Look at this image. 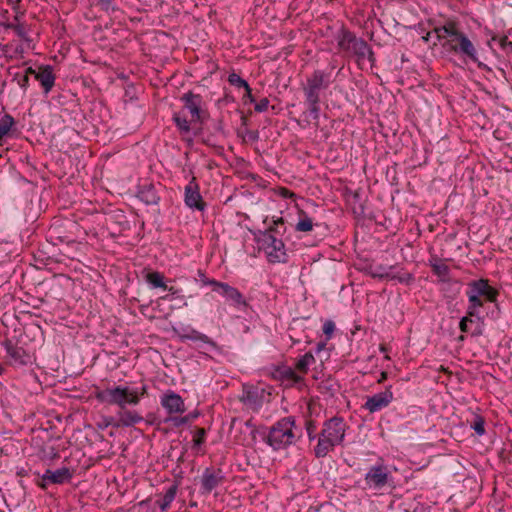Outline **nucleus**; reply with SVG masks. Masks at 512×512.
I'll list each match as a JSON object with an SVG mask.
<instances>
[{
    "label": "nucleus",
    "mask_w": 512,
    "mask_h": 512,
    "mask_svg": "<svg viewBox=\"0 0 512 512\" xmlns=\"http://www.w3.org/2000/svg\"><path fill=\"white\" fill-rule=\"evenodd\" d=\"M147 395L148 386L143 382L136 387L118 385L95 392V398L99 402L119 407L116 414L115 428L132 427L144 420L140 413L136 410L127 409V407L137 406L141 399Z\"/></svg>",
    "instance_id": "1"
},
{
    "label": "nucleus",
    "mask_w": 512,
    "mask_h": 512,
    "mask_svg": "<svg viewBox=\"0 0 512 512\" xmlns=\"http://www.w3.org/2000/svg\"><path fill=\"white\" fill-rule=\"evenodd\" d=\"M347 425L342 417L334 416L323 423L318 435L317 445L314 447L316 458L326 457L334 448L341 445L345 439Z\"/></svg>",
    "instance_id": "2"
},
{
    "label": "nucleus",
    "mask_w": 512,
    "mask_h": 512,
    "mask_svg": "<svg viewBox=\"0 0 512 512\" xmlns=\"http://www.w3.org/2000/svg\"><path fill=\"white\" fill-rule=\"evenodd\" d=\"M499 294V290L491 286L490 281L486 278L468 282L466 290L468 314L470 316H476L477 320H481L479 309L482 308L486 302L496 303Z\"/></svg>",
    "instance_id": "3"
},
{
    "label": "nucleus",
    "mask_w": 512,
    "mask_h": 512,
    "mask_svg": "<svg viewBox=\"0 0 512 512\" xmlns=\"http://www.w3.org/2000/svg\"><path fill=\"white\" fill-rule=\"evenodd\" d=\"M294 416H286L275 422L270 428L264 441L274 451H279L295 444L301 435L294 431L296 428Z\"/></svg>",
    "instance_id": "4"
},
{
    "label": "nucleus",
    "mask_w": 512,
    "mask_h": 512,
    "mask_svg": "<svg viewBox=\"0 0 512 512\" xmlns=\"http://www.w3.org/2000/svg\"><path fill=\"white\" fill-rule=\"evenodd\" d=\"M255 239L260 248L265 251L270 263H286L288 261L285 245L281 239L269 232H259Z\"/></svg>",
    "instance_id": "5"
},
{
    "label": "nucleus",
    "mask_w": 512,
    "mask_h": 512,
    "mask_svg": "<svg viewBox=\"0 0 512 512\" xmlns=\"http://www.w3.org/2000/svg\"><path fill=\"white\" fill-rule=\"evenodd\" d=\"M364 481L366 486L373 490H383L385 488L393 490L396 488L394 477L389 467L383 462L371 466L364 476Z\"/></svg>",
    "instance_id": "6"
},
{
    "label": "nucleus",
    "mask_w": 512,
    "mask_h": 512,
    "mask_svg": "<svg viewBox=\"0 0 512 512\" xmlns=\"http://www.w3.org/2000/svg\"><path fill=\"white\" fill-rule=\"evenodd\" d=\"M331 83L330 72L321 69L314 70L303 84L305 100H321V93L327 90Z\"/></svg>",
    "instance_id": "7"
},
{
    "label": "nucleus",
    "mask_w": 512,
    "mask_h": 512,
    "mask_svg": "<svg viewBox=\"0 0 512 512\" xmlns=\"http://www.w3.org/2000/svg\"><path fill=\"white\" fill-rule=\"evenodd\" d=\"M442 46L448 51L469 58L472 62L477 63L480 69L490 70L487 65L479 61L476 47L463 32L455 39L444 41Z\"/></svg>",
    "instance_id": "8"
},
{
    "label": "nucleus",
    "mask_w": 512,
    "mask_h": 512,
    "mask_svg": "<svg viewBox=\"0 0 512 512\" xmlns=\"http://www.w3.org/2000/svg\"><path fill=\"white\" fill-rule=\"evenodd\" d=\"M337 44L341 51L357 56L359 61L363 60V53L368 51V43L364 39L357 38L353 32L344 28L337 36Z\"/></svg>",
    "instance_id": "9"
},
{
    "label": "nucleus",
    "mask_w": 512,
    "mask_h": 512,
    "mask_svg": "<svg viewBox=\"0 0 512 512\" xmlns=\"http://www.w3.org/2000/svg\"><path fill=\"white\" fill-rule=\"evenodd\" d=\"M180 100L183 103V108L190 113L191 122H198L200 124L205 122L209 114L204 108L205 102L200 94H196L190 90L184 93Z\"/></svg>",
    "instance_id": "10"
},
{
    "label": "nucleus",
    "mask_w": 512,
    "mask_h": 512,
    "mask_svg": "<svg viewBox=\"0 0 512 512\" xmlns=\"http://www.w3.org/2000/svg\"><path fill=\"white\" fill-rule=\"evenodd\" d=\"M73 477V472L68 467H62L57 470L46 469L42 476L36 480L37 486L46 490L49 484L62 485L69 483Z\"/></svg>",
    "instance_id": "11"
},
{
    "label": "nucleus",
    "mask_w": 512,
    "mask_h": 512,
    "mask_svg": "<svg viewBox=\"0 0 512 512\" xmlns=\"http://www.w3.org/2000/svg\"><path fill=\"white\" fill-rule=\"evenodd\" d=\"M224 481L225 476L222 469L207 467L200 476V493L202 495H208Z\"/></svg>",
    "instance_id": "12"
},
{
    "label": "nucleus",
    "mask_w": 512,
    "mask_h": 512,
    "mask_svg": "<svg viewBox=\"0 0 512 512\" xmlns=\"http://www.w3.org/2000/svg\"><path fill=\"white\" fill-rule=\"evenodd\" d=\"M393 399L394 395L392 386L390 385L387 386L384 391L368 396L362 407L370 413H376L388 407Z\"/></svg>",
    "instance_id": "13"
},
{
    "label": "nucleus",
    "mask_w": 512,
    "mask_h": 512,
    "mask_svg": "<svg viewBox=\"0 0 512 512\" xmlns=\"http://www.w3.org/2000/svg\"><path fill=\"white\" fill-rule=\"evenodd\" d=\"M184 202L190 209L204 211L206 203L200 194L199 184L195 177H192L184 190Z\"/></svg>",
    "instance_id": "14"
},
{
    "label": "nucleus",
    "mask_w": 512,
    "mask_h": 512,
    "mask_svg": "<svg viewBox=\"0 0 512 512\" xmlns=\"http://www.w3.org/2000/svg\"><path fill=\"white\" fill-rule=\"evenodd\" d=\"M161 406L172 416L182 414L186 411L183 398L173 390H167L160 398Z\"/></svg>",
    "instance_id": "15"
},
{
    "label": "nucleus",
    "mask_w": 512,
    "mask_h": 512,
    "mask_svg": "<svg viewBox=\"0 0 512 512\" xmlns=\"http://www.w3.org/2000/svg\"><path fill=\"white\" fill-rule=\"evenodd\" d=\"M2 346L4 347L11 363L15 365H27L31 363L32 356L23 347L18 346L9 339H6L2 343Z\"/></svg>",
    "instance_id": "16"
},
{
    "label": "nucleus",
    "mask_w": 512,
    "mask_h": 512,
    "mask_svg": "<svg viewBox=\"0 0 512 512\" xmlns=\"http://www.w3.org/2000/svg\"><path fill=\"white\" fill-rule=\"evenodd\" d=\"M215 292L221 294L227 301L231 302L235 307L247 306V302L243 294L235 287L230 286L228 283L219 282Z\"/></svg>",
    "instance_id": "17"
},
{
    "label": "nucleus",
    "mask_w": 512,
    "mask_h": 512,
    "mask_svg": "<svg viewBox=\"0 0 512 512\" xmlns=\"http://www.w3.org/2000/svg\"><path fill=\"white\" fill-rule=\"evenodd\" d=\"M36 80L40 83L43 93L48 95L55 85L56 75L51 65H41L36 74Z\"/></svg>",
    "instance_id": "18"
},
{
    "label": "nucleus",
    "mask_w": 512,
    "mask_h": 512,
    "mask_svg": "<svg viewBox=\"0 0 512 512\" xmlns=\"http://www.w3.org/2000/svg\"><path fill=\"white\" fill-rule=\"evenodd\" d=\"M153 183H146L139 186L137 197L146 205H158L160 202L159 189Z\"/></svg>",
    "instance_id": "19"
},
{
    "label": "nucleus",
    "mask_w": 512,
    "mask_h": 512,
    "mask_svg": "<svg viewBox=\"0 0 512 512\" xmlns=\"http://www.w3.org/2000/svg\"><path fill=\"white\" fill-rule=\"evenodd\" d=\"M263 390H259L254 386H244L243 394L240 400L249 405L250 407L257 409L262 406L263 403Z\"/></svg>",
    "instance_id": "20"
},
{
    "label": "nucleus",
    "mask_w": 512,
    "mask_h": 512,
    "mask_svg": "<svg viewBox=\"0 0 512 512\" xmlns=\"http://www.w3.org/2000/svg\"><path fill=\"white\" fill-rule=\"evenodd\" d=\"M480 321L476 319V316H470L467 309L466 315L460 320L459 329L463 333L470 332L473 337L481 336L483 328Z\"/></svg>",
    "instance_id": "21"
},
{
    "label": "nucleus",
    "mask_w": 512,
    "mask_h": 512,
    "mask_svg": "<svg viewBox=\"0 0 512 512\" xmlns=\"http://www.w3.org/2000/svg\"><path fill=\"white\" fill-rule=\"evenodd\" d=\"M274 378L287 382V385L299 384L303 382V376L297 374L294 369L288 366H278L273 372Z\"/></svg>",
    "instance_id": "22"
},
{
    "label": "nucleus",
    "mask_w": 512,
    "mask_h": 512,
    "mask_svg": "<svg viewBox=\"0 0 512 512\" xmlns=\"http://www.w3.org/2000/svg\"><path fill=\"white\" fill-rule=\"evenodd\" d=\"M433 33L436 34L439 41L448 39H455L462 32L458 29V25L455 21L449 20L444 25L435 27Z\"/></svg>",
    "instance_id": "23"
},
{
    "label": "nucleus",
    "mask_w": 512,
    "mask_h": 512,
    "mask_svg": "<svg viewBox=\"0 0 512 512\" xmlns=\"http://www.w3.org/2000/svg\"><path fill=\"white\" fill-rule=\"evenodd\" d=\"M186 331H187V329H184L183 333H178L179 339L182 342H185L187 340L200 341V342L209 344L213 347L216 346L215 342L211 338H209L207 335L200 333L199 331H197L193 328H190L188 330V332H186Z\"/></svg>",
    "instance_id": "24"
},
{
    "label": "nucleus",
    "mask_w": 512,
    "mask_h": 512,
    "mask_svg": "<svg viewBox=\"0 0 512 512\" xmlns=\"http://www.w3.org/2000/svg\"><path fill=\"white\" fill-rule=\"evenodd\" d=\"M177 490L178 484L174 483L167 489L165 494L160 499L156 500L155 503L158 505L161 511L164 512L170 507L171 503L176 497Z\"/></svg>",
    "instance_id": "25"
},
{
    "label": "nucleus",
    "mask_w": 512,
    "mask_h": 512,
    "mask_svg": "<svg viewBox=\"0 0 512 512\" xmlns=\"http://www.w3.org/2000/svg\"><path fill=\"white\" fill-rule=\"evenodd\" d=\"M199 416L198 411H193L188 413L185 416L178 417V416H169L164 420V423H172L174 427H180L183 425H186L193 420H195Z\"/></svg>",
    "instance_id": "26"
},
{
    "label": "nucleus",
    "mask_w": 512,
    "mask_h": 512,
    "mask_svg": "<svg viewBox=\"0 0 512 512\" xmlns=\"http://www.w3.org/2000/svg\"><path fill=\"white\" fill-rule=\"evenodd\" d=\"M146 282L153 288L167 289V285L164 281V275L158 271H151L145 275Z\"/></svg>",
    "instance_id": "27"
},
{
    "label": "nucleus",
    "mask_w": 512,
    "mask_h": 512,
    "mask_svg": "<svg viewBox=\"0 0 512 512\" xmlns=\"http://www.w3.org/2000/svg\"><path fill=\"white\" fill-rule=\"evenodd\" d=\"M173 121L181 135H186L191 132V120L188 121L187 118L182 116L180 112L174 113Z\"/></svg>",
    "instance_id": "28"
},
{
    "label": "nucleus",
    "mask_w": 512,
    "mask_h": 512,
    "mask_svg": "<svg viewBox=\"0 0 512 512\" xmlns=\"http://www.w3.org/2000/svg\"><path fill=\"white\" fill-rule=\"evenodd\" d=\"M430 266L435 275H437L442 281H446L449 276L450 268L445 263L439 262L437 259L430 261Z\"/></svg>",
    "instance_id": "29"
},
{
    "label": "nucleus",
    "mask_w": 512,
    "mask_h": 512,
    "mask_svg": "<svg viewBox=\"0 0 512 512\" xmlns=\"http://www.w3.org/2000/svg\"><path fill=\"white\" fill-rule=\"evenodd\" d=\"M313 227H314V223H313L312 219L307 215L306 212L301 210L299 212V221L295 227L296 231L309 232L313 229Z\"/></svg>",
    "instance_id": "30"
},
{
    "label": "nucleus",
    "mask_w": 512,
    "mask_h": 512,
    "mask_svg": "<svg viewBox=\"0 0 512 512\" xmlns=\"http://www.w3.org/2000/svg\"><path fill=\"white\" fill-rule=\"evenodd\" d=\"M314 362L315 358L313 354L311 352H307L296 362L295 369L302 374H306L309 370V366Z\"/></svg>",
    "instance_id": "31"
},
{
    "label": "nucleus",
    "mask_w": 512,
    "mask_h": 512,
    "mask_svg": "<svg viewBox=\"0 0 512 512\" xmlns=\"http://www.w3.org/2000/svg\"><path fill=\"white\" fill-rule=\"evenodd\" d=\"M470 427L478 436H483L486 433L484 417L479 414H474L470 421Z\"/></svg>",
    "instance_id": "32"
},
{
    "label": "nucleus",
    "mask_w": 512,
    "mask_h": 512,
    "mask_svg": "<svg viewBox=\"0 0 512 512\" xmlns=\"http://www.w3.org/2000/svg\"><path fill=\"white\" fill-rule=\"evenodd\" d=\"M392 266H384V265H376L371 266L369 270V274L372 278L375 279H385L389 277L388 270L392 269Z\"/></svg>",
    "instance_id": "33"
},
{
    "label": "nucleus",
    "mask_w": 512,
    "mask_h": 512,
    "mask_svg": "<svg viewBox=\"0 0 512 512\" xmlns=\"http://www.w3.org/2000/svg\"><path fill=\"white\" fill-rule=\"evenodd\" d=\"M286 230L285 222L282 217L273 220L272 224L269 225L264 232H269L275 236L284 234Z\"/></svg>",
    "instance_id": "34"
},
{
    "label": "nucleus",
    "mask_w": 512,
    "mask_h": 512,
    "mask_svg": "<svg viewBox=\"0 0 512 512\" xmlns=\"http://www.w3.org/2000/svg\"><path fill=\"white\" fill-rule=\"evenodd\" d=\"M206 132H211L212 136H220L222 138L226 137V132L224 129V123L222 119L214 120L212 125L207 126Z\"/></svg>",
    "instance_id": "35"
},
{
    "label": "nucleus",
    "mask_w": 512,
    "mask_h": 512,
    "mask_svg": "<svg viewBox=\"0 0 512 512\" xmlns=\"http://www.w3.org/2000/svg\"><path fill=\"white\" fill-rule=\"evenodd\" d=\"M207 430L196 427L193 437V449L199 450L206 441Z\"/></svg>",
    "instance_id": "36"
},
{
    "label": "nucleus",
    "mask_w": 512,
    "mask_h": 512,
    "mask_svg": "<svg viewBox=\"0 0 512 512\" xmlns=\"http://www.w3.org/2000/svg\"><path fill=\"white\" fill-rule=\"evenodd\" d=\"M320 101L321 100H305L309 115L316 121H318L320 117Z\"/></svg>",
    "instance_id": "37"
},
{
    "label": "nucleus",
    "mask_w": 512,
    "mask_h": 512,
    "mask_svg": "<svg viewBox=\"0 0 512 512\" xmlns=\"http://www.w3.org/2000/svg\"><path fill=\"white\" fill-rule=\"evenodd\" d=\"M14 118L9 114H4L0 119V132L7 135L14 125Z\"/></svg>",
    "instance_id": "38"
},
{
    "label": "nucleus",
    "mask_w": 512,
    "mask_h": 512,
    "mask_svg": "<svg viewBox=\"0 0 512 512\" xmlns=\"http://www.w3.org/2000/svg\"><path fill=\"white\" fill-rule=\"evenodd\" d=\"M228 82L230 85L235 86L237 88L248 89L249 86L248 82L235 72L229 74Z\"/></svg>",
    "instance_id": "39"
},
{
    "label": "nucleus",
    "mask_w": 512,
    "mask_h": 512,
    "mask_svg": "<svg viewBox=\"0 0 512 512\" xmlns=\"http://www.w3.org/2000/svg\"><path fill=\"white\" fill-rule=\"evenodd\" d=\"M12 80L17 83V85L23 90L24 93L28 90L30 85V79L24 73H14Z\"/></svg>",
    "instance_id": "40"
},
{
    "label": "nucleus",
    "mask_w": 512,
    "mask_h": 512,
    "mask_svg": "<svg viewBox=\"0 0 512 512\" xmlns=\"http://www.w3.org/2000/svg\"><path fill=\"white\" fill-rule=\"evenodd\" d=\"M305 430H306L307 437L310 442L314 441L316 438L318 439L319 434L316 433V431H317L316 421H314L312 419H307L305 421Z\"/></svg>",
    "instance_id": "41"
},
{
    "label": "nucleus",
    "mask_w": 512,
    "mask_h": 512,
    "mask_svg": "<svg viewBox=\"0 0 512 512\" xmlns=\"http://www.w3.org/2000/svg\"><path fill=\"white\" fill-rule=\"evenodd\" d=\"M198 281L201 283L202 286H211L212 291L215 292V288H217V285L219 284V281L215 279H209L205 273L202 270H198Z\"/></svg>",
    "instance_id": "42"
},
{
    "label": "nucleus",
    "mask_w": 512,
    "mask_h": 512,
    "mask_svg": "<svg viewBox=\"0 0 512 512\" xmlns=\"http://www.w3.org/2000/svg\"><path fill=\"white\" fill-rule=\"evenodd\" d=\"M5 27L8 29H12L15 31V33L22 38L25 41H28L29 38L27 36V33L25 31V28L22 24H13V23H7L5 24Z\"/></svg>",
    "instance_id": "43"
},
{
    "label": "nucleus",
    "mask_w": 512,
    "mask_h": 512,
    "mask_svg": "<svg viewBox=\"0 0 512 512\" xmlns=\"http://www.w3.org/2000/svg\"><path fill=\"white\" fill-rule=\"evenodd\" d=\"M498 42L504 52L507 54L512 53V42L508 39L507 36L499 37Z\"/></svg>",
    "instance_id": "44"
},
{
    "label": "nucleus",
    "mask_w": 512,
    "mask_h": 512,
    "mask_svg": "<svg viewBox=\"0 0 512 512\" xmlns=\"http://www.w3.org/2000/svg\"><path fill=\"white\" fill-rule=\"evenodd\" d=\"M219 137L220 136H212L211 132H203L202 142L207 146L216 147V141Z\"/></svg>",
    "instance_id": "45"
},
{
    "label": "nucleus",
    "mask_w": 512,
    "mask_h": 512,
    "mask_svg": "<svg viewBox=\"0 0 512 512\" xmlns=\"http://www.w3.org/2000/svg\"><path fill=\"white\" fill-rule=\"evenodd\" d=\"M335 330V323L332 320H326L323 324V333L326 335L327 340H329Z\"/></svg>",
    "instance_id": "46"
},
{
    "label": "nucleus",
    "mask_w": 512,
    "mask_h": 512,
    "mask_svg": "<svg viewBox=\"0 0 512 512\" xmlns=\"http://www.w3.org/2000/svg\"><path fill=\"white\" fill-rule=\"evenodd\" d=\"M269 106V99L262 98L258 103L255 104L254 110L258 113L265 112Z\"/></svg>",
    "instance_id": "47"
},
{
    "label": "nucleus",
    "mask_w": 512,
    "mask_h": 512,
    "mask_svg": "<svg viewBox=\"0 0 512 512\" xmlns=\"http://www.w3.org/2000/svg\"><path fill=\"white\" fill-rule=\"evenodd\" d=\"M245 94L242 97V101L244 105H247L248 103L255 102V97L252 95V89L250 86H248V89H244Z\"/></svg>",
    "instance_id": "48"
},
{
    "label": "nucleus",
    "mask_w": 512,
    "mask_h": 512,
    "mask_svg": "<svg viewBox=\"0 0 512 512\" xmlns=\"http://www.w3.org/2000/svg\"><path fill=\"white\" fill-rule=\"evenodd\" d=\"M113 0H99L98 4L100 5L102 10L109 11V9H113L112 7Z\"/></svg>",
    "instance_id": "49"
},
{
    "label": "nucleus",
    "mask_w": 512,
    "mask_h": 512,
    "mask_svg": "<svg viewBox=\"0 0 512 512\" xmlns=\"http://www.w3.org/2000/svg\"><path fill=\"white\" fill-rule=\"evenodd\" d=\"M368 58V60L373 64L375 62V56L372 48L368 45V51L363 53V60Z\"/></svg>",
    "instance_id": "50"
},
{
    "label": "nucleus",
    "mask_w": 512,
    "mask_h": 512,
    "mask_svg": "<svg viewBox=\"0 0 512 512\" xmlns=\"http://www.w3.org/2000/svg\"><path fill=\"white\" fill-rule=\"evenodd\" d=\"M116 419L113 417H105L104 418V427L112 426L115 428Z\"/></svg>",
    "instance_id": "51"
},
{
    "label": "nucleus",
    "mask_w": 512,
    "mask_h": 512,
    "mask_svg": "<svg viewBox=\"0 0 512 512\" xmlns=\"http://www.w3.org/2000/svg\"><path fill=\"white\" fill-rule=\"evenodd\" d=\"M24 74L27 75L29 79L31 75L34 76V78L36 79L37 70H35L32 67H28L25 69Z\"/></svg>",
    "instance_id": "52"
},
{
    "label": "nucleus",
    "mask_w": 512,
    "mask_h": 512,
    "mask_svg": "<svg viewBox=\"0 0 512 512\" xmlns=\"http://www.w3.org/2000/svg\"><path fill=\"white\" fill-rule=\"evenodd\" d=\"M9 46L3 45L0 46V57L8 58Z\"/></svg>",
    "instance_id": "53"
},
{
    "label": "nucleus",
    "mask_w": 512,
    "mask_h": 512,
    "mask_svg": "<svg viewBox=\"0 0 512 512\" xmlns=\"http://www.w3.org/2000/svg\"><path fill=\"white\" fill-rule=\"evenodd\" d=\"M387 378H388V373L383 371V372H381L380 377L377 380V383H383L384 381L387 380Z\"/></svg>",
    "instance_id": "54"
},
{
    "label": "nucleus",
    "mask_w": 512,
    "mask_h": 512,
    "mask_svg": "<svg viewBox=\"0 0 512 512\" xmlns=\"http://www.w3.org/2000/svg\"><path fill=\"white\" fill-rule=\"evenodd\" d=\"M166 290L169 291L171 295H176L178 293V289L174 288L173 286H171V287L167 286Z\"/></svg>",
    "instance_id": "55"
},
{
    "label": "nucleus",
    "mask_w": 512,
    "mask_h": 512,
    "mask_svg": "<svg viewBox=\"0 0 512 512\" xmlns=\"http://www.w3.org/2000/svg\"><path fill=\"white\" fill-rule=\"evenodd\" d=\"M326 346V342H319L317 344V348H316V351L317 352H320L322 349H324V347Z\"/></svg>",
    "instance_id": "56"
},
{
    "label": "nucleus",
    "mask_w": 512,
    "mask_h": 512,
    "mask_svg": "<svg viewBox=\"0 0 512 512\" xmlns=\"http://www.w3.org/2000/svg\"><path fill=\"white\" fill-rule=\"evenodd\" d=\"M52 452H51V458L52 459H55V458H58L59 457V453L58 451L55 449V448H51Z\"/></svg>",
    "instance_id": "57"
},
{
    "label": "nucleus",
    "mask_w": 512,
    "mask_h": 512,
    "mask_svg": "<svg viewBox=\"0 0 512 512\" xmlns=\"http://www.w3.org/2000/svg\"><path fill=\"white\" fill-rule=\"evenodd\" d=\"M430 35L431 32H428L427 35L423 37V40L427 42L429 40Z\"/></svg>",
    "instance_id": "58"
},
{
    "label": "nucleus",
    "mask_w": 512,
    "mask_h": 512,
    "mask_svg": "<svg viewBox=\"0 0 512 512\" xmlns=\"http://www.w3.org/2000/svg\"><path fill=\"white\" fill-rule=\"evenodd\" d=\"M257 137H258V133H257V132H254V133L252 134V138H253V139H256Z\"/></svg>",
    "instance_id": "59"
},
{
    "label": "nucleus",
    "mask_w": 512,
    "mask_h": 512,
    "mask_svg": "<svg viewBox=\"0 0 512 512\" xmlns=\"http://www.w3.org/2000/svg\"><path fill=\"white\" fill-rule=\"evenodd\" d=\"M5 135H3L1 132H0V145H2V139Z\"/></svg>",
    "instance_id": "60"
},
{
    "label": "nucleus",
    "mask_w": 512,
    "mask_h": 512,
    "mask_svg": "<svg viewBox=\"0 0 512 512\" xmlns=\"http://www.w3.org/2000/svg\"><path fill=\"white\" fill-rule=\"evenodd\" d=\"M15 21H19V15L16 14V16L14 17Z\"/></svg>",
    "instance_id": "61"
},
{
    "label": "nucleus",
    "mask_w": 512,
    "mask_h": 512,
    "mask_svg": "<svg viewBox=\"0 0 512 512\" xmlns=\"http://www.w3.org/2000/svg\"><path fill=\"white\" fill-rule=\"evenodd\" d=\"M380 350H381V351H386V348H385L384 346H381V347H380Z\"/></svg>",
    "instance_id": "62"
},
{
    "label": "nucleus",
    "mask_w": 512,
    "mask_h": 512,
    "mask_svg": "<svg viewBox=\"0 0 512 512\" xmlns=\"http://www.w3.org/2000/svg\"><path fill=\"white\" fill-rule=\"evenodd\" d=\"M406 512H408V511H406Z\"/></svg>",
    "instance_id": "63"
}]
</instances>
